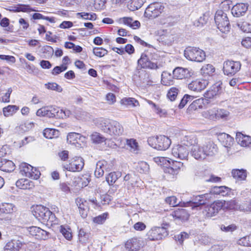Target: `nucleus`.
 <instances>
[{
    "label": "nucleus",
    "instance_id": "48",
    "mask_svg": "<svg viewBox=\"0 0 251 251\" xmlns=\"http://www.w3.org/2000/svg\"><path fill=\"white\" fill-rule=\"evenodd\" d=\"M237 243L241 246L251 247V234L241 238L238 240Z\"/></svg>",
    "mask_w": 251,
    "mask_h": 251
},
{
    "label": "nucleus",
    "instance_id": "8",
    "mask_svg": "<svg viewBox=\"0 0 251 251\" xmlns=\"http://www.w3.org/2000/svg\"><path fill=\"white\" fill-rule=\"evenodd\" d=\"M84 160L80 157L75 156L70 160L69 163L63 165L64 169L71 172H79L84 167Z\"/></svg>",
    "mask_w": 251,
    "mask_h": 251
},
{
    "label": "nucleus",
    "instance_id": "58",
    "mask_svg": "<svg viewBox=\"0 0 251 251\" xmlns=\"http://www.w3.org/2000/svg\"><path fill=\"white\" fill-rule=\"evenodd\" d=\"M229 112L225 109L217 110L216 119H226L229 115Z\"/></svg>",
    "mask_w": 251,
    "mask_h": 251
},
{
    "label": "nucleus",
    "instance_id": "17",
    "mask_svg": "<svg viewBox=\"0 0 251 251\" xmlns=\"http://www.w3.org/2000/svg\"><path fill=\"white\" fill-rule=\"evenodd\" d=\"M173 74L174 78L182 79L190 77L192 73L187 68L176 67L174 70Z\"/></svg>",
    "mask_w": 251,
    "mask_h": 251
},
{
    "label": "nucleus",
    "instance_id": "37",
    "mask_svg": "<svg viewBox=\"0 0 251 251\" xmlns=\"http://www.w3.org/2000/svg\"><path fill=\"white\" fill-rule=\"evenodd\" d=\"M232 175L233 177L237 179L244 180L247 176L246 172L243 169H235L232 171Z\"/></svg>",
    "mask_w": 251,
    "mask_h": 251
},
{
    "label": "nucleus",
    "instance_id": "51",
    "mask_svg": "<svg viewBox=\"0 0 251 251\" xmlns=\"http://www.w3.org/2000/svg\"><path fill=\"white\" fill-rule=\"evenodd\" d=\"M108 216V213L105 212L101 215H99L93 219L94 223L97 224H102L105 221Z\"/></svg>",
    "mask_w": 251,
    "mask_h": 251
},
{
    "label": "nucleus",
    "instance_id": "34",
    "mask_svg": "<svg viewBox=\"0 0 251 251\" xmlns=\"http://www.w3.org/2000/svg\"><path fill=\"white\" fill-rule=\"evenodd\" d=\"M16 207L12 203H4L0 205V212L3 213H11L15 212Z\"/></svg>",
    "mask_w": 251,
    "mask_h": 251
},
{
    "label": "nucleus",
    "instance_id": "21",
    "mask_svg": "<svg viewBox=\"0 0 251 251\" xmlns=\"http://www.w3.org/2000/svg\"><path fill=\"white\" fill-rule=\"evenodd\" d=\"M205 158L207 156H213L218 152V148L212 141H208L203 145Z\"/></svg>",
    "mask_w": 251,
    "mask_h": 251
},
{
    "label": "nucleus",
    "instance_id": "39",
    "mask_svg": "<svg viewBox=\"0 0 251 251\" xmlns=\"http://www.w3.org/2000/svg\"><path fill=\"white\" fill-rule=\"evenodd\" d=\"M19 109V107L16 105H8L3 108V113L5 117L12 116Z\"/></svg>",
    "mask_w": 251,
    "mask_h": 251
},
{
    "label": "nucleus",
    "instance_id": "7",
    "mask_svg": "<svg viewBox=\"0 0 251 251\" xmlns=\"http://www.w3.org/2000/svg\"><path fill=\"white\" fill-rule=\"evenodd\" d=\"M164 8V7L161 3H151L146 9L144 15L149 19L155 18L163 11Z\"/></svg>",
    "mask_w": 251,
    "mask_h": 251
},
{
    "label": "nucleus",
    "instance_id": "27",
    "mask_svg": "<svg viewBox=\"0 0 251 251\" xmlns=\"http://www.w3.org/2000/svg\"><path fill=\"white\" fill-rule=\"evenodd\" d=\"M236 140L237 143L242 147H246L251 144V137L241 132H237Z\"/></svg>",
    "mask_w": 251,
    "mask_h": 251
},
{
    "label": "nucleus",
    "instance_id": "38",
    "mask_svg": "<svg viewBox=\"0 0 251 251\" xmlns=\"http://www.w3.org/2000/svg\"><path fill=\"white\" fill-rule=\"evenodd\" d=\"M215 68L211 64H206L201 69V73L204 76L211 75L215 72Z\"/></svg>",
    "mask_w": 251,
    "mask_h": 251
},
{
    "label": "nucleus",
    "instance_id": "25",
    "mask_svg": "<svg viewBox=\"0 0 251 251\" xmlns=\"http://www.w3.org/2000/svg\"><path fill=\"white\" fill-rule=\"evenodd\" d=\"M222 89L221 84L217 83L213 85L210 89L205 93V97L208 99L213 98L214 97L220 95Z\"/></svg>",
    "mask_w": 251,
    "mask_h": 251
},
{
    "label": "nucleus",
    "instance_id": "63",
    "mask_svg": "<svg viewBox=\"0 0 251 251\" xmlns=\"http://www.w3.org/2000/svg\"><path fill=\"white\" fill-rule=\"evenodd\" d=\"M232 1L230 0H225L221 2V6L225 12L229 10Z\"/></svg>",
    "mask_w": 251,
    "mask_h": 251
},
{
    "label": "nucleus",
    "instance_id": "32",
    "mask_svg": "<svg viewBox=\"0 0 251 251\" xmlns=\"http://www.w3.org/2000/svg\"><path fill=\"white\" fill-rule=\"evenodd\" d=\"M31 181L27 178H21L16 182V186L20 189L29 190L31 189Z\"/></svg>",
    "mask_w": 251,
    "mask_h": 251
},
{
    "label": "nucleus",
    "instance_id": "35",
    "mask_svg": "<svg viewBox=\"0 0 251 251\" xmlns=\"http://www.w3.org/2000/svg\"><path fill=\"white\" fill-rule=\"evenodd\" d=\"M122 105L136 107L139 105L138 101L133 98H124L120 100Z\"/></svg>",
    "mask_w": 251,
    "mask_h": 251
},
{
    "label": "nucleus",
    "instance_id": "24",
    "mask_svg": "<svg viewBox=\"0 0 251 251\" xmlns=\"http://www.w3.org/2000/svg\"><path fill=\"white\" fill-rule=\"evenodd\" d=\"M55 107L47 106L42 107L38 109L36 112V115L40 117H47L49 118L54 117Z\"/></svg>",
    "mask_w": 251,
    "mask_h": 251
},
{
    "label": "nucleus",
    "instance_id": "42",
    "mask_svg": "<svg viewBox=\"0 0 251 251\" xmlns=\"http://www.w3.org/2000/svg\"><path fill=\"white\" fill-rule=\"evenodd\" d=\"M58 130L53 128H47L43 131V135L45 137L48 139H52L54 136H57Z\"/></svg>",
    "mask_w": 251,
    "mask_h": 251
},
{
    "label": "nucleus",
    "instance_id": "16",
    "mask_svg": "<svg viewBox=\"0 0 251 251\" xmlns=\"http://www.w3.org/2000/svg\"><path fill=\"white\" fill-rule=\"evenodd\" d=\"M248 8L247 4L239 3L234 5L231 10L232 15L235 17H240L244 16Z\"/></svg>",
    "mask_w": 251,
    "mask_h": 251
},
{
    "label": "nucleus",
    "instance_id": "46",
    "mask_svg": "<svg viewBox=\"0 0 251 251\" xmlns=\"http://www.w3.org/2000/svg\"><path fill=\"white\" fill-rule=\"evenodd\" d=\"M77 16L81 17L84 20L95 21L97 19V15L95 13H89L86 12L77 13Z\"/></svg>",
    "mask_w": 251,
    "mask_h": 251
},
{
    "label": "nucleus",
    "instance_id": "5",
    "mask_svg": "<svg viewBox=\"0 0 251 251\" xmlns=\"http://www.w3.org/2000/svg\"><path fill=\"white\" fill-rule=\"evenodd\" d=\"M148 142L154 143V148L157 150L164 151L167 150L171 144V140L164 135L157 136L155 137L150 138Z\"/></svg>",
    "mask_w": 251,
    "mask_h": 251
},
{
    "label": "nucleus",
    "instance_id": "3",
    "mask_svg": "<svg viewBox=\"0 0 251 251\" xmlns=\"http://www.w3.org/2000/svg\"><path fill=\"white\" fill-rule=\"evenodd\" d=\"M184 55L188 60L201 62L205 59V52L199 48L187 47L184 52Z\"/></svg>",
    "mask_w": 251,
    "mask_h": 251
},
{
    "label": "nucleus",
    "instance_id": "18",
    "mask_svg": "<svg viewBox=\"0 0 251 251\" xmlns=\"http://www.w3.org/2000/svg\"><path fill=\"white\" fill-rule=\"evenodd\" d=\"M76 203L81 217L86 218L89 211L88 202L83 199L78 198L76 199Z\"/></svg>",
    "mask_w": 251,
    "mask_h": 251
},
{
    "label": "nucleus",
    "instance_id": "12",
    "mask_svg": "<svg viewBox=\"0 0 251 251\" xmlns=\"http://www.w3.org/2000/svg\"><path fill=\"white\" fill-rule=\"evenodd\" d=\"M241 64L238 61H226L224 62L223 71L227 75H234L239 71Z\"/></svg>",
    "mask_w": 251,
    "mask_h": 251
},
{
    "label": "nucleus",
    "instance_id": "53",
    "mask_svg": "<svg viewBox=\"0 0 251 251\" xmlns=\"http://www.w3.org/2000/svg\"><path fill=\"white\" fill-rule=\"evenodd\" d=\"M14 10L16 12H30L31 11V8L29 5L19 4L14 7Z\"/></svg>",
    "mask_w": 251,
    "mask_h": 251
},
{
    "label": "nucleus",
    "instance_id": "2",
    "mask_svg": "<svg viewBox=\"0 0 251 251\" xmlns=\"http://www.w3.org/2000/svg\"><path fill=\"white\" fill-rule=\"evenodd\" d=\"M32 215L36 219L43 222L52 223L55 219V215L48 208L41 205H32Z\"/></svg>",
    "mask_w": 251,
    "mask_h": 251
},
{
    "label": "nucleus",
    "instance_id": "19",
    "mask_svg": "<svg viewBox=\"0 0 251 251\" xmlns=\"http://www.w3.org/2000/svg\"><path fill=\"white\" fill-rule=\"evenodd\" d=\"M23 245L22 241L12 239L8 242L4 247V251H19Z\"/></svg>",
    "mask_w": 251,
    "mask_h": 251
},
{
    "label": "nucleus",
    "instance_id": "23",
    "mask_svg": "<svg viewBox=\"0 0 251 251\" xmlns=\"http://www.w3.org/2000/svg\"><path fill=\"white\" fill-rule=\"evenodd\" d=\"M49 233L39 227L32 226V237L38 240H46L48 238Z\"/></svg>",
    "mask_w": 251,
    "mask_h": 251
},
{
    "label": "nucleus",
    "instance_id": "60",
    "mask_svg": "<svg viewBox=\"0 0 251 251\" xmlns=\"http://www.w3.org/2000/svg\"><path fill=\"white\" fill-rule=\"evenodd\" d=\"M165 201L172 206H176L179 204V202L177 201V200L175 196L167 197Z\"/></svg>",
    "mask_w": 251,
    "mask_h": 251
},
{
    "label": "nucleus",
    "instance_id": "13",
    "mask_svg": "<svg viewBox=\"0 0 251 251\" xmlns=\"http://www.w3.org/2000/svg\"><path fill=\"white\" fill-rule=\"evenodd\" d=\"M225 201H216L206 207V216L211 217L217 214L223 208Z\"/></svg>",
    "mask_w": 251,
    "mask_h": 251
},
{
    "label": "nucleus",
    "instance_id": "50",
    "mask_svg": "<svg viewBox=\"0 0 251 251\" xmlns=\"http://www.w3.org/2000/svg\"><path fill=\"white\" fill-rule=\"evenodd\" d=\"M237 228V226L234 224L229 225H221L220 226L221 230L225 232H232L236 230Z\"/></svg>",
    "mask_w": 251,
    "mask_h": 251
},
{
    "label": "nucleus",
    "instance_id": "28",
    "mask_svg": "<svg viewBox=\"0 0 251 251\" xmlns=\"http://www.w3.org/2000/svg\"><path fill=\"white\" fill-rule=\"evenodd\" d=\"M107 165V163L105 160H101L97 162L96 170L94 172V175L97 177L99 178L103 176L104 170L108 169Z\"/></svg>",
    "mask_w": 251,
    "mask_h": 251
},
{
    "label": "nucleus",
    "instance_id": "62",
    "mask_svg": "<svg viewBox=\"0 0 251 251\" xmlns=\"http://www.w3.org/2000/svg\"><path fill=\"white\" fill-rule=\"evenodd\" d=\"M143 68H147L151 69H156L158 68V67L156 63L152 62L151 61L149 60L148 62H146L142 67Z\"/></svg>",
    "mask_w": 251,
    "mask_h": 251
},
{
    "label": "nucleus",
    "instance_id": "9",
    "mask_svg": "<svg viewBox=\"0 0 251 251\" xmlns=\"http://www.w3.org/2000/svg\"><path fill=\"white\" fill-rule=\"evenodd\" d=\"M189 153L188 147L182 145H176L172 149V154L176 158L187 160Z\"/></svg>",
    "mask_w": 251,
    "mask_h": 251
},
{
    "label": "nucleus",
    "instance_id": "54",
    "mask_svg": "<svg viewBox=\"0 0 251 251\" xmlns=\"http://www.w3.org/2000/svg\"><path fill=\"white\" fill-rule=\"evenodd\" d=\"M238 27L245 32H251V24L247 22L238 23Z\"/></svg>",
    "mask_w": 251,
    "mask_h": 251
},
{
    "label": "nucleus",
    "instance_id": "30",
    "mask_svg": "<svg viewBox=\"0 0 251 251\" xmlns=\"http://www.w3.org/2000/svg\"><path fill=\"white\" fill-rule=\"evenodd\" d=\"M20 173L22 176L30 178L31 176V166L25 162H22L19 166Z\"/></svg>",
    "mask_w": 251,
    "mask_h": 251
},
{
    "label": "nucleus",
    "instance_id": "6",
    "mask_svg": "<svg viewBox=\"0 0 251 251\" xmlns=\"http://www.w3.org/2000/svg\"><path fill=\"white\" fill-rule=\"evenodd\" d=\"M168 235L166 229L163 226H154L147 233V239L157 241L162 239Z\"/></svg>",
    "mask_w": 251,
    "mask_h": 251
},
{
    "label": "nucleus",
    "instance_id": "36",
    "mask_svg": "<svg viewBox=\"0 0 251 251\" xmlns=\"http://www.w3.org/2000/svg\"><path fill=\"white\" fill-rule=\"evenodd\" d=\"M121 176L120 172H111L106 177V180L109 185H113Z\"/></svg>",
    "mask_w": 251,
    "mask_h": 251
},
{
    "label": "nucleus",
    "instance_id": "10",
    "mask_svg": "<svg viewBox=\"0 0 251 251\" xmlns=\"http://www.w3.org/2000/svg\"><path fill=\"white\" fill-rule=\"evenodd\" d=\"M67 140L68 143L74 145L77 148H79L86 142L87 138L79 133L71 132L68 134Z\"/></svg>",
    "mask_w": 251,
    "mask_h": 251
},
{
    "label": "nucleus",
    "instance_id": "43",
    "mask_svg": "<svg viewBox=\"0 0 251 251\" xmlns=\"http://www.w3.org/2000/svg\"><path fill=\"white\" fill-rule=\"evenodd\" d=\"M137 170L141 174H147L150 170L149 165L146 162L141 161L138 164Z\"/></svg>",
    "mask_w": 251,
    "mask_h": 251
},
{
    "label": "nucleus",
    "instance_id": "57",
    "mask_svg": "<svg viewBox=\"0 0 251 251\" xmlns=\"http://www.w3.org/2000/svg\"><path fill=\"white\" fill-rule=\"evenodd\" d=\"M45 86L48 89L56 91L58 92H61L62 91V87L54 82L48 83V84H46Z\"/></svg>",
    "mask_w": 251,
    "mask_h": 251
},
{
    "label": "nucleus",
    "instance_id": "14",
    "mask_svg": "<svg viewBox=\"0 0 251 251\" xmlns=\"http://www.w3.org/2000/svg\"><path fill=\"white\" fill-rule=\"evenodd\" d=\"M143 241L142 238L133 237L129 239L125 244L126 249L131 251H138L143 246Z\"/></svg>",
    "mask_w": 251,
    "mask_h": 251
},
{
    "label": "nucleus",
    "instance_id": "22",
    "mask_svg": "<svg viewBox=\"0 0 251 251\" xmlns=\"http://www.w3.org/2000/svg\"><path fill=\"white\" fill-rule=\"evenodd\" d=\"M230 192V189L225 186H215L213 187L208 194H211V200L214 199V195L226 196Z\"/></svg>",
    "mask_w": 251,
    "mask_h": 251
},
{
    "label": "nucleus",
    "instance_id": "15",
    "mask_svg": "<svg viewBox=\"0 0 251 251\" xmlns=\"http://www.w3.org/2000/svg\"><path fill=\"white\" fill-rule=\"evenodd\" d=\"M208 85V81L204 79H196L190 82L188 88L195 92H200L203 90Z\"/></svg>",
    "mask_w": 251,
    "mask_h": 251
},
{
    "label": "nucleus",
    "instance_id": "49",
    "mask_svg": "<svg viewBox=\"0 0 251 251\" xmlns=\"http://www.w3.org/2000/svg\"><path fill=\"white\" fill-rule=\"evenodd\" d=\"M91 140L94 143L100 144L105 141V138L100 133L98 132L93 133L91 136Z\"/></svg>",
    "mask_w": 251,
    "mask_h": 251
},
{
    "label": "nucleus",
    "instance_id": "20",
    "mask_svg": "<svg viewBox=\"0 0 251 251\" xmlns=\"http://www.w3.org/2000/svg\"><path fill=\"white\" fill-rule=\"evenodd\" d=\"M190 153L196 159L202 160L205 159L203 145L201 146L197 145L192 147Z\"/></svg>",
    "mask_w": 251,
    "mask_h": 251
},
{
    "label": "nucleus",
    "instance_id": "40",
    "mask_svg": "<svg viewBox=\"0 0 251 251\" xmlns=\"http://www.w3.org/2000/svg\"><path fill=\"white\" fill-rule=\"evenodd\" d=\"M206 101V100L202 98L196 100L190 105L191 108L194 110L201 109L203 108Z\"/></svg>",
    "mask_w": 251,
    "mask_h": 251
},
{
    "label": "nucleus",
    "instance_id": "44",
    "mask_svg": "<svg viewBox=\"0 0 251 251\" xmlns=\"http://www.w3.org/2000/svg\"><path fill=\"white\" fill-rule=\"evenodd\" d=\"M4 163V164L2 166V168L0 169L1 171L5 172H9L14 170L15 165L12 161L7 159Z\"/></svg>",
    "mask_w": 251,
    "mask_h": 251
},
{
    "label": "nucleus",
    "instance_id": "52",
    "mask_svg": "<svg viewBox=\"0 0 251 251\" xmlns=\"http://www.w3.org/2000/svg\"><path fill=\"white\" fill-rule=\"evenodd\" d=\"M178 91V89L176 87H172L170 88L168 92L167 97L171 101L175 100L177 96Z\"/></svg>",
    "mask_w": 251,
    "mask_h": 251
},
{
    "label": "nucleus",
    "instance_id": "26",
    "mask_svg": "<svg viewBox=\"0 0 251 251\" xmlns=\"http://www.w3.org/2000/svg\"><path fill=\"white\" fill-rule=\"evenodd\" d=\"M218 138L222 145L226 148H230L233 144V138L227 134L225 133H220Z\"/></svg>",
    "mask_w": 251,
    "mask_h": 251
},
{
    "label": "nucleus",
    "instance_id": "45",
    "mask_svg": "<svg viewBox=\"0 0 251 251\" xmlns=\"http://www.w3.org/2000/svg\"><path fill=\"white\" fill-rule=\"evenodd\" d=\"M217 109L212 108L208 110L203 111L202 113L203 117L210 120L216 119Z\"/></svg>",
    "mask_w": 251,
    "mask_h": 251
},
{
    "label": "nucleus",
    "instance_id": "55",
    "mask_svg": "<svg viewBox=\"0 0 251 251\" xmlns=\"http://www.w3.org/2000/svg\"><path fill=\"white\" fill-rule=\"evenodd\" d=\"M107 50L102 48H94L93 53L97 56L101 57L107 54Z\"/></svg>",
    "mask_w": 251,
    "mask_h": 251
},
{
    "label": "nucleus",
    "instance_id": "56",
    "mask_svg": "<svg viewBox=\"0 0 251 251\" xmlns=\"http://www.w3.org/2000/svg\"><path fill=\"white\" fill-rule=\"evenodd\" d=\"M79 241L82 243L86 242L89 238V234L86 233L84 229H80L78 234Z\"/></svg>",
    "mask_w": 251,
    "mask_h": 251
},
{
    "label": "nucleus",
    "instance_id": "1",
    "mask_svg": "<svg viewBox=\"0 0 251 251\" xmlns=\"http://www.w3.org/2000/svg\"><path fill=\"white\" fill-rule=\"evenodd\" d=\"M95 123L104 132L112 136H120L124 132L123 126L117 121L100 118Z\"/></svg>",
    "mask_w": 251,
    "mask_h": 251
},
{
    "label": "nucleus",
    "instance_id": "41",
    "mask_svg": "<svg viewBox=\"0 0 251 251\" xmlns=\"http://www.w3.org/2000/svg\"><path fill=\"white\" fill-rule=\"evenodd\" d=\"M184 144L185 146L188 147L189 146H192V147L197 145V139L196 136L194 135L186 136L185 137L184 139Z\"/></svg>",
    "mask_w": 251,
    "mask_h": 251
},
{
    "label": "nucleus",
    "instance_id": "61",
    "mask_svg": "<svg viewBox=\"0 0 251 251\" xmlns=\"http://www.w3.org/2000/svg\"><path fill=\"white\" fill-rule=\"evenodd\" d=\"M126 143L127 146L130 148V149L132 151L134 152L137 150V143L135 140L132 139L127 140Z\"/></svg>",
    "mask_w": 251,
    "mask_h": 251
},
{
    "label": "nucleus",
    "instance_id": "59",
    "mask_svg": "<svg viewBox=\"0 0 251 251\" xmlns=\"http://www.w3.org/2000/svg\"><path fill=\"white\" fill-rule=\"evenodd\" d=\"M192 96L188 95H185L179 103V104L178 105L179 108H183L187 104L188 102L192 101Z\"/></svg>",
    "mask_w": 251,
    "mask_h": 251
},
{
    "label": "nucleus",
    "instance_id": "4",
    "mask_svg": "<svg viewBox=\"0 0 251 251\" xmlns=\"http://www.w3.org/2000/svg\"><path fill=\"white\" fill-rule=\"evenodd\" d=\"M215 21L217 28L223 33L229 31L230 24L227 14L222 10H217L215 15Z\"/></svg>",
    "mask_w": 251,
    "mask_h": 251
},
{
    "label": "nucleus",
    "instance_id": "64",
    "mask_svg": "<svg viewBox=\"0 0 251 251\" xmlns=\"http://www.w3.org/2000/svg\"><path fill=\"white\" fill-rule=\"evenodd\" d=\"M67 67L64 66H56L54 68L52 71V74L53 75H57L60 73L67 70Z\"/></svg>",
    "mask_w": 251,
    "mask_h": 251
},
{
    "label": "nucleus",
    "instance_id": "33",
    "mask_svg": "<svg viewBox=\"0 0 251 251\" xmlns=\"http://www.w3.org/2000/svg\"><path fill=\"white\" fill-rule=\"evenodd\" d=\"M54 117L57 118L64 119L68 117L71 114V112L68 109H60L59 107H55Z\"/></svg>",
    "mask_w": 251,
    "mask_h": 251
},
{
    "label": "nucleus",
    "instance_id": "47",
    "mask_svg": "<svg viewBox=\"0 0 251 251\" xmlns=\"http://www.w3.org/2000/svg\"><path fill=\"white\" fill-rule=\"evenodd\" d=\"M60 231L66 239L70 240L72 239V234L70 228L61 226L60 227Z\"/></svg>",
    "mask_w": 251,
    "mask_h": 251
},
{
    "label": "nucleus",
    "instance_id": "11",
    "mask_svg": "<svg viewBox=\"0 0 251 251\" xmlns=\"http://www.w3.org/2000/svg\"><path fill=\"white\" fill-rule=\"evenodd\" d=\"M210 200H211V194L206 193L195 196L193 201H189L188 204V206L192 207V209H198L201 205L205 204L207 201Z\"/></svg>",
    "mask_w": 251,
    "mask_h": 251
},
{
    "label": "nucleus",
    "instance_id": "31",
    "mask_svg": "<svg viewBox=\"0 0 251 251\" xmlns=\"http://www.w3.org/2000/svg\"><path fill=\"white\" fill-rule=\"evenodd\" d=\"M174 76H172L170 73L164 71L161 75V83L165 86L172 85L174 83Z\"/></svg>",
    "mask_w": 251,
    "mask_h": 251
},
{
    "label": "nucleus",
    "instance_id": "29",
    "mask_svg": "<svg viewBox=\"0 0 251 251\" xmlns=\"http://www.w3.org/2000/svg\"><path fill=\"white\" fill-rule=\"evenodd\" d=\"M170 215L176 219H179L182 221L187 220L189 216L187 211L182 208L178 209L172 212Z\"/></svg>",
    "mask_w": 251,
    "mask_h": 251
}]
</instances>
